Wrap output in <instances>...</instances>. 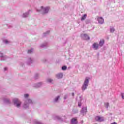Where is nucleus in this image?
I'll list each match as a JSON object with an SVG mask.
<instances>
[{
  "label": "nucleus",
  "mask_w": 124,
  "mask_h": 124,
  "mask_svg": "<svg viewBox=\"0 0 124 124\" xmlns=\"http://www.w3.org/2000/svg\"><path fill=\"white\" fill-rule=\"evenodd\" d=\"M49 9L50 8L49 7L44 8L43 6H41V9H36V11L37 12H42L44 14H46V13H48Z\"/></svg>",
  "instance_id": "f257e3e1"
},
{
  "label": "nucleus",
  "mask_w": 124,
  "mask_h": 124,
  "mask_svg": "<svg viewBox=\"0 0 124 124\" xmlns=\"http://www.w3.org/2000/svg\"><path fill=\"white\" fill-rule=\"evenodd\" d=\"M89 79L90 78H86L84 80V82L82 87V91H85V90H87V88H88V86H89Z\"/></svg>",
  "instance_id": "f03ea898"
},
{
  "label": "nucleus",
  "mask_w": 124,
  "mask_h": 124,
  "mask_svg": "<svg viewBox=\"0 0 124 124\" xmlns=\"http://www.w3.org/2000/svg\"><path fill=\"white\" fill-rule=\"evenodd\" d=\"M32 104L33 103L32 102V101L30 99H26L25 103H24L23 105V108L25 109H27V108H29V104Z\"/></svg>",
  "instance_id": "7ed1b4c3"
},
{
  "label": "nucleus",
  "mask_w": 124,
  "mask_h": 124,
  "mask_svg": "<svg viewBox=\"0 0 124 124\" xmlns=\"http://www.w3.org/2000/svg\"><path fill=\"white\" fill-rule=\"evenodd\" d=\"M13 102H14L15 106H16V107H17L18 108L21 106V101L17 98L14 99Z\"/></svg>",
  "instance_id": "20e7f679"
},
{
  "label": "nucleus",
  "mask_w": 124,
  "mask_h": 124,
  "mask_svg": "<svg viewBox=\"0 0 124 124\" xmlns=\"http://www.w3.org/2000/svg\"><path fill=\"white\" fill-rule=\"evenodd\" d=\"M80 36L84 40H90V37L87 34L82 33L81 34Z\"/></svg>",
  "instance_id": "39448f33"
},
{
  "label": "nucleus",
  "mask_w": 124,
  "mask_h": 124,
  "mask_svg": "<svg viewBox=\"0 0 124 124\" xmlns=\"http://www.w3.org/2000/svg\"><path fill=\"white\" fill-rule=\"evenodd\" d=\"M95 120V121H97V122H103L104 121V118L100 116H96Z\"/></svg>",
  "instance_id": "423d86ee"
},
{
  "label": "nucleus",
  "mask_w": 124,
  "mask_h": 124,
  "mask_svg": "<svg viewBox=\"0 0 124 124\" xmlns=\"http://www.w3.org/2000/svg\"><path fill=\"white\" fill-rule=\"evenodd\" d=\"M97 21L99 24H103V23H104V19L102 17H98Z\"/></svg>",
  "instance_id": "0eeeda50"
},
{
  "label": "nucleus",
  "mask_w": 124,
  "mask_h": 124,
  "mask_svg": "<svg viewBox=\"0 0 124 124\" xmlns=\"http://www.w3.org/2000/svg\"><path fill=\"white\" fill-rule=\"evenodd\" d=\"M63 77V75L62 73H60L56 75V77L57 79H62Z\"/></svg>",
  "instance_id": "6e6552de"
},
{
  "label": "nucleus",
  "mask_w": 124,
  "mask_h": 124,
  "mask_svg": "<svg viewBox=\"0 0 124 124\" xmlns=\"http://www.w3.org/2000/svg\"><path fill=\"white\" fill-rule=\"evenodd\" d=\"M78 123V121H77V119L73 118L71 120V124H77Z\"/></svg>",
  "instance_id": "1a4fd4ad"
},
{
  "label": "nucleus",
  "mask_w": 124,
  "mask_h": 124,
  "mask_svg": "<svg viewBox=\"0 0 124 124\" xmlns=\"http://www.w3.org/2000/svg\"><path fill=\"white\" fill-rule=\"evenodd\" d=\"M98 46H99L98 44L96 43H95L93 45V48L94 50H97V49H98Z\"/></svg>",
  "instance_id": "9d476101"
},
{
  "label": "nucleus",
  "mask_w": 124,
  "mask_h": 124,
  "mask_svg": "<svg viewBox=\"0 0 124 124\" xmlns=\"http://www.w3.org/2000/svg\"><path fill=\"white\" fill-rule=\"evenodd\" d=\"M30 12H31V10H29L28 12L23 14L22 17L23 18H27V17L29 16Z\"/></svg>",
  "instance_id": "9b49d317"
},
{
  "label": "nucleus",
  "mask_w": 124,
  "mask_h": 124,
  "mask_svg": "<svg viewBox=\"0 0 124 124\" xmlns=\"http://www.w3.org/2000/svg\"><path fill=\"white\" fill-rule=\"evenodd\" d=\"M0 57L1 58V61H5V60H6V56H3V54H2L1 52H0Z\"/></svg>",
  "instance_id": "f8f14e48"
},
{
  "label": "nucleus",
  "mask_w": 124,
  "mask_h": 124,
  "mask_svg": "<svg viewBox=\"0 0 124 124\" xmlns=\"http://www.w3.org/2000/svg\"><path fill=\"white\" fill-rule=\"evenodd\" d=\"M86 113H87V108H82L81 110V113L84 115Z\"/></svg>",
  "instance_id": "ddd939ff"
},
{
  "label": "nucleus",
  "mask_w": 124,
  "mask_h": 124,
  "mask_svg": "<svg viewBox=\"0 0 124 124\" xmlns=\"http://www.w3.org/2000/svg\"><path fill=\"white\" fill-rule=\"evenodd\" d=\"M103 44H104V39H102L100 41L98 45L102 47V46H103Z\"/></svg>",
  "instance_id": "4468645a"
},
{
  "label": "nucleus",
  "mask_w": 124,
  "mask_h": 124,
  "mask_svg": "<svg viewBox=\"0 0 124 124\" xmlns=\"http://www.w3.org/2000/svg\"><path fill=\"white\" fill-rule=\"evenodd\" d=\"M33 62V59L30 58L28 59V64H31V63H32V62Z\"/></svg>",
  "instance_id": "2eb2a0df"
},
{
  "label": "nucleus",
  "mask_w": 124,
  "mask_h": 124,
  "mask_svg": "<svg viewBox=\"0 0 124 124\" xmlns=\"http://www.w3.org/2000/svg\"><path fill=\"white\" fill-rule=\"evenodd\" d=\"M40 47L42 48H45V47H48V43H45L41 45Z\"/></svg>",
  "instance_id": "dca6fc26"
},
{
  "label": "nucleus",
  "mask_w": 124,
  "mask_h": 124,
  "mask_svg": "<svg viewBox=\"0 0 124 124\" xmlns=\"http://www.w3.org/2000/svg\"><path fill=\"white\" fill-rule=\"evenodd\" d=\"M4 103H7V104H10V100L8 99L5 98L4 99Z\"/></svg>",
  "instance_id": "f3484780"
},
{
  "label": "nucleus",
  "mask_w": 124,
  "mask_h": 124,
  "mask_svg": "<svg viewBox=\"0 0 124 124\" xmlns=\"http://www.w3.org/2000/svg\"><path fill=\"white\" fill-rule=\"evenodd\" d=\"M42 85V83L40 82V83H39L36 84V85L34 86V87H35V88H39V87H41V85Z\"/></svg>",
  "instance_id": "a211bd4d"
},
{
  "label": "nucleus",
  "mask_w": 124,
  "mask_h": 124,
  "mask_svg": "<svg viewBox=\"0 0 124 124\" xmlns=\"http://www.w3.org/2000/svg\"><path fill=\"white\" fill-rule=\"evenodd\" d=\"M54 119L55 120H58L59 121H62V118H61V117H60L59 116H55L54 117Z\"/></svg>",
  "instance_id": "6ab92c4d"
},
{
  "label": "nucleus",
  "mask_w": 124,
  "mask_h": 124,
  "mask_svg": "<svg viewBox=\"0 0 124 124\" xmlns=\"http://www.w3.org/2000/svg\"><path fill=\"white\" fill-rule=\"evenodd\" d=\"M87 18V14H84L82 17H81V21H84Z\"/></svg>",
  "instance_id": "aec40b11"
},
{
  "label": "nucleus",
  "mask_w": 124,
  "mask_h": 124,
  "mask_svg": "<svg viewBox=\"0 0 124 124\" xmlns=\"http://www.w3.org/2000/svg\"><path fill=\"white\" fill-rule=\"evenodd\" d=\"M105 106L106 108L108 109V108L109 107V103H105Z\"/></svg>",
  "instance_id": "412c9836"
},
{
  "label": "nucleus",
  "mask_w": 124,
  "mask_h": 124,
  "mask_svg": "<svg viewBox=\"0 0 124 124\" xmlns=\"http://www.w3.org/2000/svg\"><path fill=\"white\" fill-rule=\"evenodd\" d=\"M60 99V96H58L56 98H55L54 101L55 102H58V100Z\"/></svg>",
  "instance_id": "4be33fe9"
},
{
  "label": "nucleus",
  "mask_w": 124,
  "mask_h": 124,
  "mask_svg": "<svg viewBox=\"0 0 124 124\" xmlns=\"http://www.w3.org/2000/svg\"><path fill=\"white\" fill-rule=\"evenodd\" d=\"M32 52H33V49L32 48H31L30 50H28V54H31V53H32Z\"/></svg>",
  "instance_id": "5701e85b"
},
{
  "label": "nucleus",
  "mask_w": 124,
  "mask_h": 124,
  "mask_svg": "<svg viewBox=\"0 0 124 124\" xmlns=\"http://www.w3.org/2000/svg\"><path fill=\"white\" fill-rule=\"evenodd\" d=\"M47 82L48 83H51V82H53V79H51V78H48L47 80H46Z\"/></svg>",
  "instance_id": "b1692460"
},
{
  "label": "nucleus",
  "mask_w": 124,
  "mask_h": 124,
  "mask_svg": "<svg viewBox=\"0 0 124 124\" xmlns=\"http://www.w3.org/2000/svg\"><path fill=\"white\" fill-rule=\"evenodd\" d=\"M49 32H50V31H47L46 33H44V36H46V35H48Z\"/></svg>",
  "instance_id": "393cba45"
},
{
  "label": "nucleus",
  "mask_w": 124,
  "mask_h": 124,
  "mask_svg": "<svg viewBox=\"0 0 124 124\" xmlns=\"http://www.w3.org/2000/svg\"><path fill=\"white\" fill-rule=\"evenodd\" d=\"M110 32H114V31H115V29H114L113 27H111L110 28Z\"/></svg>",
  "instance_id": "a878e982"
},
{
  "label": "nucleus",
  "mask_w": 124,
  "mask_h": 124,
  "mask_svg": "<svg viewBox=\"0 0 124 124\" xmlns=\"http://www.w3.org/2000/svg\"><path fill=\"white\" fill-rule=\"evenodd\" d=\"M66 68H67V67H66V66H63L62 67V70H66Z\"/></svg>",
  "instance_id": "bb28decb"
},
{
  "label": "nucleus",
  "mask_w": 124,
  "mask_h": 124,
  "mask_svg": "<svg viewBox=\"0 0 124 124\" xmlns=\"http://www.w3.org/2000/svg\"><path fill=\"white\" fill-rule=\"evenodd\" d=\"M3 42H4L5 44H8V43H9V41H8L7 40H4Z\"/></svg>",
  "instance_id": "cd10ccee"
},
{
  "label": "nucleus",
  "mask_w": 124,
  "mask_h": 124,
  "mask_svg": "<svg viewBox=\"0 0 124 124\" xmlns=\"http://www.w3.org/2000/svg\"><path fill=\"white\" fill-rule=\"evenodd\" d=\"M39 76V75L38 74H36L35 75V79H37Z\"/></svg>",
  "instance_id": "c85d7f7f"
},
{
  "label": "nucleus",
  "mask_w": 124,
  "mask_h": 124,
  "mask_svg": "<svg viewBox=\"0 0 124 124\" xmlns=\"http://www.w3.org/2000/svg\"><path fill=\"white\" fill-rule=\"evenodd\" d=\"M24 95L25 98H28V97H29V94H25Z\"/></svg>",
  "instance_id": "c756f323"
},
{
  "label": "nucleus",
  "mask_w": 124,
  "mask_h": 124,
  "mask_svg": "<svg viewBox=\"0 0 124 124\" xmlns=\"http://www.w3.org/2000/svg\"><path fill=\"white\" fill-rule=\"evenodd\" d=\"M121 95L122 96V98L124 99V93H121Z\"/></svg>",
  "instance_id": "7c9ffc66"
},
{
  "label": "nucleus",
  "mask_w": 124,
  "mask_h": 124,
  "mask_svg": "<svg viewBox=\"0 0 124 124\" xmlns=\"http://www.w3.org/2000/svg\"><path fill=\"white\" fill-rule=\"evenodd\" d=\"M82 106V103L78 102V106H79V107H81Z\"/></svg>",
  "instance_id": "2f4dec72"
},
{
  "label": "nucleus",
  "mask_w": 124,
  "mask_h": 124,
  "mask_svg": "<svg viewBox=\"0 0 124 124\" xmlns=\"http://www.w3.org/2000/svg\"><path fill=\"white\" fill-rule=\"evenodd\" d=\"M4 71H6V70H7V67H5L4 68Z\"/></svg>",
  "instance_id": "473e14b6"
},
{
  "label": "nucleus",
  "mask_w": 124,
  "mask_h": 124,
  "mask_svg": "<svg viewBox=\"0 0 124 124\" xmlns=\"http://www.w3.org/2000/svg\"><path fill=\"white\" fill-rule=\"evenodd\" d=\"M66 98H67V96L65 95V96L64 97V99H66Z\"/></svg>",
  "instance_id": "72a5a7b5"
},
{
  "label": "nucleus",
  "mask_w": 124,
  "mask_h": 124,
  "mask_svg": "<svg viewBox=\"0 0 124 124\" xmlns=\"http://www.w3.org/2000/svg\"><path fill=\"white\" fill-rule=\"evenodd\" d=\"M72 96H74V95H75L74 93H72Z\"/></svg>",
  "instance_id": "f704fd0d"
},
{
  "label": "nucleus",
  "mask_w": 124,
  "mask_h": 124,
  "mask_svg": "<svg viewBox=\"0 0 124 124\" xmlns=\"http://www.w3.org/2000/svg\"><path fill=\"white\" fill-rule=\"evenodd\" d=\"M111 124H117L116 122H114L113 123H111Z\"/></svg>",
  "instance_id": "c9c22d12"
},
{
  "label": "nucleus",
  "mask_w": 124,
  "mask_h": 124,
  "mask_svg": "<svg viewBox=\"0 0 124 124\" xmlns=\"http://www.w3.org/2000/svg\"><path fill=\"white\" fill-rule=\"evenodd\" d=\"M83 123H84V121H81V124H83Z\"/></svg>",
  "instance_id": "e433bc0d"
}]
</instances>
